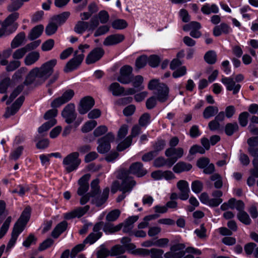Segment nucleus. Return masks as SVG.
<instances>
[{
    "instance_id": "obj_1",
    "label": "nucleus",
    "mask_w": 258,
    "mask_h": 258,
    "mask_svg": "<svg viewBox=\"0 0 258 258\" xmlns=\"http://www.w3.org/2000/svg\"><path fill=\"white\" fill-rule=\"evenodd\" d=\"M56 63V59H52L44 63L40 68H34L27 76L26 82L27 84L34 81L39 84L44 82L52 74Z\"/></svg>"
},
{
    "instance_id": "obj_2",
    "label": "nucleus",
    "mask_w": 258,
    "mask_h": 258,
    "mask_svg": "<svg viewBox=\"0 0 258 258\" xmlns=\"http://www.w3.org/2000/svg\"><path fill=\"white\" fill-rule=\"evenodd\" d=\"M30 213L31 209L30 207H26L23 211L20 217L14 225L11 238L7 245V249L12 248L15 245L19 235L23 231L29 220Z\"/></svg>"
},
{
    "instance_id": "obj_3",
    "label": "nucleus",
    "mask_w": 258,
    "mask_h": 258,
    "mask_svg": "<svg viewBox=\"0 0 258 258\" xmlns=\"http://www.w3.org/2000/svg\"><path fill=\"white\" fill-rule=\"evenodd\" d=\"M19 14L14 12L9 15L2 23L0 28V37L8 36L17 29L18 24L15 22L19 18Z\"/></svg>"
},
{
    "instance_id": "obj_4",
    "label": "nucleus",
    "mask_w": 258,
    "mask_h": 258,
    "mask_svg": "<svg viewBox=\"0 0 258 258\" xmlns=\"http://www.w3.org/2000/svg\"><path fill=\"white\" fill-rule=\"evenodd\" d=\"M148 88L154 90V94L158 101L165 102L168 98L169 88L164 83H161L158 80H152L148 84Z\"/></svg>"
},
{
    "instance_id": "obj_5",
    "label": "nucleus",
    "mask_w": 258,
    "mask_h": 258,
    "mask_svg": "<svg viewBox=\"0 0 258 258\" xmlns=\"http://www.w3.org/2000/svg\"><path fill=\"white\" fill-rule=\"evenodd\" d=\"M90 46L88 44L80 45L79 49L81 53H80L78 50L75 52V56L67 63L64 71L66 72H71L76 69L82 62L84 58L83 54L85 49H88Z\"/></svg>"
},
{
    "instance_id": "obj_6",
    "label": "nucleus",
    "mask_w": 258,
    "mask_h": 258,
    "mask_svg": "<svg viewBox=\"0 0 258 258\" xmlns=\"http://www.w3.org/2000/svg\"><path fill=\"white\" fill-rule=\"evenodd\" d=\"M222 195L223 193L221 190H215L212 194L213 198L210 199L207 193L203 192L200 195V200L202 203L210 207H217L223 202L221 198Z\"/></svg>"
},
{
    "instance_id": "obj_7",
    "label": "nucleus",
    "mask_w": 258,
    "mask_h": 258,
    "mask_svg": "<svg viewBox=\"0 0 258 258\" xmlns=\"http://www.w3.org/2000/svg\"><path fill=\"white\" fill-rule=\"evenodd\" d=\"M77 152H73L67 156L63 160L62 164L68 172L76 170L81 163Z\"/></svg>"
},
{
    "instance_id": "obj_8",
    "label": "nucleus",
    "mask_w": 258,
    "mask_h": 258,
    "mask_svg": "<svg viewBox=\"0 0 258 258\" xmlns=\"http://www.w3.org/2000/svg\"><path fill=\"white\" fill-rule=\"evenodd\" d=\"M114 140V136L111 133H108L103 138L98 140L99 145L97 151L101 154L107 152L110 149V143Z\"/></svg>"
},
{
    "instance_id": "obj_9",
    "label": "nucleus",
    "mask_w": 258,
    "mask_h": 258,
    "mask_svg": "<svg viewBox=\"0 0 258 258\" xmlns=\"http://www.w3.org/2000/svg\"><path fill=\"white\" fill-rule=\"evenodd\" d=\"M135 181L130 177L125 178L122 181L121 184L119 186V190L122 191V194L117 198V202H120L126 197L125 193L130 192L135 185Z\"/></svg>"
},
{
    "instance_id": "obj_10",
    "label": "nucleus",
    "mask_w": 258,
    "mask_h": 258,
    "mask_svg": "<svg viewBox=\"0 0 258 258\" xmlns=\"http://www.w3.org/2000/svg\"><path fill=\"white\" fill-rule=\"evenodd\" d=\"M165 155L168 159L169 167H171L178 159L181 158L184 154L183 149L182 148H169L165 151Z\"/></svg>"
},
{
    "instance_id": "obj_11",
    "label": "nucleus",
    "mask_w": 258,
    "mask_h": 258,
    "mask_svg": "<svg viewBox=\"0 0 258 258\" xmlns=\"http://www.w3.org/2000/svg\"><path fill=\"white\" fill-rule=\"evenodd\" d=\"M61 116L68 124L74 122L77 117V113L76 112L74 104L72 103L68 104L63 109L61 112Z\"/></svg>"
},
{
    "instance_id": "obj_12",
    "label": "nucleus",
    "mask_w": 258,
    "mask_h": 258,
    "mask_svg": "<svg viewBox=\"0 0 258 258\" xmlns=\"http://www.w3.org/2000/svg\"><path fill=\"white\" fill-rule=\"evenodd\" d=\"M102 228L101 222L97 223L93 227V232L91 233L84 240V243L92 244L99 239L102 235L100 231Z\"/></svg>"
},
{
    "instance_id": "obj_13",
    "label": "nucleus",
    "mask_w": 258,
    "mask_h": 258,
    "mask_svg": "<svg viewBox=\"0 0 258 258\" xmlns=\"http://www.w3.org/2000/svg\"><path fill=\"white\" fill-rule=\"evenodd\" d=\"M141 132V127L138 125H134L132 130L131 135L127 137L123 142H121L117 146V150L121 151L131 146L133 138L138 136Z\"/></svg>"
},
{
    "instance_id": "obj_14",
    "label": "nucleus",
    "mask_w": 258,
    "mask_h": 258,
    "mask_svg": "<svg viewBox=\"0 0 258 258\" xmlns=\"http://www.w3.org/2000/svg\"><path fill=\"white\" fill-rule=\"evenodd\" d=\"M133 68L128 65L122 67L120 69V74L117 81L123 84H127L131 82V74Z\"/></svg>"
},
{
    "instance_id": "obj_15",
    "label": "nucleus",
    "mask_w": 258,
    "mask_h": 258,
    "mask_svg": "<svg viewBox=\"0 0 258 258\" xmlns=\"http://www.w3.org/2000/svg\"><path fill=\"white\" fill-rule=\"evenodd\" d=\"M74 95L72 90H68L64 92L61 97L56 98L51 103L53 108H57L69 101Z\"/></svg>"
},
{
    "instance_id": "obj_16",
    "label": "nucleus",
    "mask_w": 258,
    "mask_h": 258,
    "mask_svg": "<svg viewBox=\"0 0 258 258\" xmlns=\"http://www.w3.org/2000/svg\"><path fill=\"white\" fill-rule=\"evenodd\" d=\"M201 28L200 23L196 21L191 22L189 24L185 25L183 27V29L185 31L190 30L189 34L194 38H199L202 36V33L199 31Z\"/></svg>"
},
{
    "instance_id": "obj_17",
    "label": "nucleus",
    "mask_w": 258,
    "mask_h": 258,
    "mask_svg": "<svg viewBox=\"0 0 258 258\" xmlns=\"http://www.w3.org/2000/svg\"><path fill=\"white\" fill-rule=\"evenodd\" d=\"M94 105V99L89 96L82 98L78 107L79 112L81 114L86 113Z\"/></svg>"
},
{
    "instance_id": "obj_18",
    "label": "nucleus",
    "mask_w": 258,
    "mask_h": 258,
    "mask_svg": "<svg viewBox=\"0 0 258 258\" xmlns=\"http://www.w3.org/2000/svg\"><path fill=\"white\" fill-rule=\"evenodd\" d=\"M104 51L100 47L93 49L87 55L86 62L87 64H92L99 60L103 55Z\"/></svg>"
},
{
    "instance_id": "obj_19",
    "label": "nucleus",
    "mask_w": 258,
    "mask_h": 258,
    "mask_svg": "<svg viewBox=\"0 0 258 258\" xmlns=\"http://www.w3.org/2000/svg\"><path fill=\"white\" fill-rule=\"evenodd\" d=\"M90 207L88 205L84 207H79L71 212L64 214V218L67 220L75 218H80L85 215V213L89 210Z\"/></svg>"
},
{
    "instance_id": "obj_20",
    "label": "nucleus",
    "mask_w": 258,
    "mask_h": 258,
    "mask_svg": "<svg viewBox=\"0 0 258 258\" xmlns=\"http://www.w3.org/2000/svg\"><path fill=\"white\" fill-rule=\"evenodd\" d=\"M177 187L180 192L178 198L183 201L188 199L190 192L188 183L184 180H179L177 183Z\"/></svg>"
},
{
    "instance_id": "obj_21",
    "label": "nucleus",
    "mask_w": 258,
    "mask_h": 258,
    "mask_svg": "<svg viewBox=\"0 0 258 258\" xmlns=\"http://www.w3.org/2000/svg\"><path fill=\"white\" fill-rule=\"evenodd\" d=\"M221 82L226 86L228 91H232L233 94H237L240 90L241 86L236 84L233 78L231 77H223Z\"/></svg>"
},
{
    "instance_id": "obj_22",
    "label": "nucleus",
    "mask_w": 258,
    "mask_h": 258,
    "mask_svg": "<svg viewBox=\"0 0 258 258\" xmlns=\"http://www.w3.org/2000/svg\"><path fill=\"white\" fill-rule=\"evenodd\" d=\"M24 100L23 96L19 97L15 102L12 104L11 107H8L6 109L4 116L8 118L12 115H14L20 109Z\"/></svg>"
},
{
    "instance_id": "obj_23",
    "label": "nucleus",
    "mask_w": 258,
    "mask_h": 258,
    "mask_svg": "<svg viewBox=\"0 0 258 258\" xmlns=\"http://www.w3.org/2000/svg\"><path fill=\"white\" fill-rule=\"evenodd\" d=\"M109 189L108 188H105L101 194H95V196L91 195L93 198L92 203L96 206H100L103 205L107 200L108 197Z\"/></svg>"
},
{
    "instance_id": "obj_24",
    "label": "nucleus",
    "mask_w": 258,
    "mask_h": 258,
    "mask_svg": "<svg viewBox=\"0 0 258 258\" xmlns=\"http://www.w3.org/2000/svg\"><path fill=\"white\" fill-rule=\"evenodd\" d=\"M152 177L156 180L165 179L167 180H171L175 178L174 174L170 171L157 170L151 173Z\"/></svg>"
},
{
    "instance_id": "obj_25",
    "label": "nucleus",
    "mask_w": 258,
    "mask_h": 258,
    "mask_svg": "<svg viewBox=\"0 0 258 258\" xmlns=\"http://www.w3.org/2000/svg\"><path fill=\"white\" fill-rule=\"evenodd\" d=\"M124 39V36L122 34H112L106 37L103 43L105 46H112L121 42Z\"/></svg>"
},
{
    "instance_id": "obj_26",
    "label": "nucleus",
    "mask_w": 258,
    "mask_h": 258,
    "mask_svg": "<svg viewBox=\"0 0 258 258\" xmlns=\"http://www.w3.org/2000/svg\"><path fill=\"white\" fill-rule=\"evenodd\" d=\"M184 251L180 244L174 245L170 248V251L166 252L164 256L166 258H181L184 255Z\"/></svg>"
},
{
    "instance_id": "obj_27",
    "label": "nucleus",
    "mask_w": 258,
    "mask_h": 258,
    "mask_svg": "<svg viewBox=\"0 0 258 258\" xmlns=\"http://www.w3.org/2000/svg\"><path fill=\"white\" fill-rule=\"evenodd\" d=\"M90 178L89 174L83 175L78 181L79 187L78 189L77 193L80 196L83 195L89 189L88 181Z\"/></svg>"
},
{
    "instance_id": "obj_28",
    "label": "nucleus",
    "mask_w": 258,
    "mask_h": 258,
    "mask_svg": "<svg viewBox=\"0 0 258 258\" xmlns=\"http://www.w3.org/2000/svg\"><path fill=\"white\" fill-rule=\"evenodd\" d=\"M128 172L138 177L143 176L147 173L146 170L143 168V164L141 162L132 164L130 167Z\"/></svg>"
},
{
    "instance_id": "obj_29",
    "label": "nucleus",
    "mask_w": 258,
    "mask_h": 258,
    "mask_svg": "<svg viewBox=\"0 0 258 258\" xmlns=\"http://www.w3.org/2000/svg\"><path fill=\"white\" fill-rule=\"evenodd\" d=\"M26 41V35L24 32H21L17 34L11 42L12 48L18 47Z\"/></svg>"
},
{
    "instance_id": "obj_30",
    "label": "nucleus",
    "mask_w": 258,
    "mask_h": 258,
    "mask_svg": "<svg viewBox=\"0 0 258 258\" xmlns=\"http://www.w3.org/2000/svg\"><path fill=\"white\" fill-rule=\"evenodd\" d=\"M101 223L103 224L102 222ZM122 224H119L118 225H114L112 223L107 222L104 224L102 228H103V231L106 234H112L119 231L122 228Z\"/></svg>"
},
{
    "instance_id": "obj_31",
    "label": "nucleus",
    "mask_w": 258,
    "mask_h": 258,
    "mask_svg": "<svg viewBox=\"0 0 258 258\" xmlns=\"http://www.w3.org/2000/svg\"><path fill=\"white\" fill-rule=\"evenodd\" d=\"M231 28L225 23H221L216 26L213 29V34L215 36H219L222 33L228 34L231 32Z\"/></svg>"
},
{
    "instance_id": "obj_32",
    "label": "nucleus",
    "mask_w": 258,
    "mask_h": 258,
    "mask_svg": "<svg viewBox=\"0 0 258 258\" xmlns=\"http://www.w3.org/2000/svg\"><path fill=\"white\" fill-rule=\"evenodd\" d=\"M40 54L37 51H32L28 53L24 59L26 66H31L35 63L39 58Z\"/></svg>"
},
{
    "instance_id": "obj_33",
    "label": "nucleus",
    "mask_w": 258,
    "mask_h": 258,
    "mask_svg": "<svg viewBox=\"0 0 258 258\" xmlns=\"http://www.w3.org/2000/svg\"><path fill=\"white\" fill-rule=\"evenodd\" d=\"M219 9L217 5L216 4L210 5L209 4H205L201 8V11L205 15H209L211 13L217 14L219 12Z\"/></svg>"
},
{
    "instance_id": "obj_34",
    "label": "nucleus",
    "mask_w": 258,
    "mask_h": 258,
    "mask_svg": "<svg viewBox=\"0 0 258 258\" xmlns=\"http://www.w3.org/2000/svg\"><path fill=\"white\" fill-rule=\"evenodd\" d=\"M192 166L190 164L183 162H179L175 165L173 170L175 173H180L184 171H187L191 169Z\"/></svg>"
},
{
    "instance_id": "obj_35",
    "label": "nucleus",
    "mask_w": 258,
    "mask_h": 258,
    "mask_svg": "<svg viewBox=\"0 0 258 258\" xmlns=\"http://www.w3.org/2000/svg\"><path fill=\"white\" fill-rule=\"evenodd\" d=\"M44 27L41 25H37L34 27L30 31L28 35V38L30 40H34L39 37L42 34Z\"/></svg>"
},
{
    "instance_id": "obj_36",
    "label": "nucleus",
    "mask_w": 258,
    "mask_h": 258,
    "mask_svg": "<svg viewBox=\"0 0 258 258\" xmlns=\"http://www.w3.org/2000/svg\"><path fill=\"white\" fill-rule=\"evenodd\" d=\"M89 27V23L83 21H79L76 24L74 30L79 34H82Z\"/></svg>"
},
{
    "instance_id": "obj_37",
    "label": "nucleus",
    "mask_w": 258,
    "mask_h": 258,
    "mask_svg": "<svg viewBox=\"0 0 258 258\" xmlns=\"http://www.w3.org/2000/svg\"><path fill=\"white\" fill-rule=\"evenodd\" d=\"M67 225V222L65 221L59 223L52 232V236L54 238H57L61 233L65 231Z\"/></svg>"
},
{
    "instance_id": "obj_38",
    "label": "nucleus",
    "mask_w": 258,
    "mask_h": 258,
    "mask_svg": "<svg viewBox=\"0 0 258 258\" xmlns=\"http://www.w3.org/2000/svg\"><path fill=\"white\" fill-rule=\"evenodd\" d=\"M109 89L114 96L121 95L124 92V88L116 82L112 83L110 85Z\"/></svg>"
},
{
    "instance_id": "obj_39",
    "label": "nucleus",
    "mask_w": 258,
    "mask_h": 258,
    "mask_svg": "<svg viewBox=\"0 0 258 258\" xmlns=\"http://www.w3.org/2000/svg\"><path fill=\"white\" fill-rule=\"evenodd\" d=\"M218 112L217 107L209 106L207 107L203 112V117L205 119H209L214 116Z\"/></svg>"
},
{
    "instance_id": "obj_40",
    "label": "nucleus",
    "mask_w": 258,
    "mask_h": 258,
    "mask_svg": "<svg viewBox=\"0 0 258 258\" xmlns=\"http://www.w3.org/2000/svg\"><path fill=\"white\" fill-rule=\"evenodd\" d=\"M228 206L231 209H236L240 212L244 208V203L241 201H236L234 199H231L228 201Z\"/></svg>"
},
{
    "instance_id": "obj_41",
    "label": "nucleus",
    "mask_w": 258,
    "mask_h": 258,
    "mask_svg": "<svg viewBox=\"0 0 258 258\" xmlns=\"http://www.w3.org/2000/svg\"><path fill=\"white\" fill-rule=\"evenodd\" d=\"M125 251V249L123 246L116 245L113 246L110 251L111 256H115V257L119 255H122Z\"/></svg>"
},
{
    "instance_id": "obj_42",
    "label": "nucleus",
    "mask_w": 258,
    "mask_h": 258,
    "mask_svg": "<svg viewBox=\"0 0 258 258\" xmlns=\"http://www.w3.org/2000/svg\"><path fill=\"white\" fill-rule=\"evenodd\" d=\"M158 215L156 214L150 215L145 216L143 219V221L140 223L138 225L139 229H144L148 227L149 222L152 220H154L158 217Z\"/></svg>"
},
{
    "instance_id": "obj_43",
    "label": "nucleus",
    "mask_w": 258,
    "mask_h": 258,
    "mask_svg": "<svg viewBox=\"0 0 258 258\" xmlns=\"http://www.w3.org/2000/svg\"><path fill=\"white\" fill-rule=\"evenodd\" d=\"M144 81V78L140 75L135 76L133 79H131V82L133 83V85L135 88H139V90H142L144 87L142 85Z\"/></svg>"
},
{
    "instance_id": "obj_44",
    "label": "nucleus",
    "mask_w": 258,
    "mask_h": 258,
    "mask_svg": "<svg viewBox=\"0 0 258 258\" xmlns=\"http://www.w3.org/2000/svg\"><path fill=\"white\" fill-rule=\"evenodd\" d=\"M205 61L209 64H214L217 60V55L215 51L211 50L207 52L204 56Z\"/></svg>"
},
{
    "instance_id": "obj_45",
    "label": "nucleus",
    "mask_w": 258,
    "mask_h": 258,
    "mask_svg": "<svg viewBox=\"0 0 258 258\" xmlns=\"http://www.w3.org/2000/svg\"><path fill=\"white\" fill-rule=\"evenodd\" d=\"M97 124V121L94 120L86 122L82 127L83 133H88L93 130Z\"/></svg>"
},
{
    "instance_id": "obj_46",
    "label": "nucleus",
    "mask_w": 258,
    "mask_h": 258,
    "mask_svg": "<svg viewBox=\"0 0 258 258\" xmlns=\"http://www.w3.org/2000/svg\"><path fill=\"white\" fill-rule=\"evenodd\" d=\"M238 129L237 123H229L225 126V133L228 136H231Z\"/></svg>"
},
{
    "instance_id": "obj_47",
    "label": "nucleus",
    "mask_w": 258,
    "mask_h": 258,
    "mask_svg": "<svg viewBox=\"0 0 258 258\" xmlns=\"http://www.w3.org/2000/svg\"><path fill=\"white\" fill-rule=\"evenodd\" d=\"M12 2L7 8L9 12H12L18 10L23 5V3L19 0H12Z\"/></svg>"
},
{
    "instance_id": "obj_48",
    "label": "nucleus",
    "mask_w": 258,
    "mask_h": 258,
    "mask_svg": "<svg viewBox=\"0 0 258 258\" xmlns=\"http://www.w3.org/2000/svg\"><path fill=\"white\" fill-rule=\"evenodd\" d=\"M12 221L11 217H8L5 222L3 223L0 229V239L2 238L7 232L10 223Z\"/></svg>"
},
{
    "instance_id": "obj_49",
    "label": "nucleus",
    "mask_w": 258,
    "mask_h": 258,
    "mask_svg": "<svg viewBox=\"0 0 258 258\" xmlns=\"http://www.w3.org/2000/svg\"><path fill=\"white\" fill-rule=\"evenodd\" d=\"M56 123V120H52L51 121H47L43 123L41 126L38 128V132L39 134L48 131L51 127L54 125Z\"/></svg>"
},
{
    "instance_id": "obj_50",
    "label": "nucleus",
    "mask_w": 258,
    "mask_h": 258,
    "mask_svg": "<svg viewBox=\"0 0 258 258\" xmlns=\"http://www.w3.org/2000/svg\"><path fill=\"white\" fill-rule=\"evenodd\" d=\"M56 123V120H52L51 121H47L43 123L41 126L38 128V132L39 134L48 131L51 127L54 125Z\"/></svg>"
},
{
    "instance_id": "obj_51",
    "label": "nucleus",
    "mask_w": 258,
    "mask_h": 258,
    "mask_svg": "<svg viewBox=\"0 0 258 258\" xmlns=\"http://www.w3.org/2000/svg\"><path fill=\"white\" fill-rule=\"evenodd\" d=\"M211 180L214 181V186L216 188H220L223 185L222 177L217 173L213 174L211 176Z\"/></svg>"
},
{
    "instance_id": "obj_52",
    "label": "nucleus",
    "mask_w": 258,
    "mask_h": 258,
    "mask_svg": "<svg viewBox=\"0 0 258 258\" xmlns=\"http://www.w3.org/2000/svg\"><path fill=\"white\" fill-rule=\"evenodd\" d=\"M127 26L126 22L122 19H117L112 23V26L115 29H123Z\"/></svg>"
},
{
    "instance_id": "obj_53",
    "label": "nucleus",
    "mask_w": 258,
    "mask_h": 258,
    "mask_svg": "<svg viewBox=\"0 0 258 258\" xmlns=\"http://www.w3.org/2000/svg\"><path fill=\"white\" fill-rule=\"evenodd\" d=\"M27 52L25 47H23L16 50L13 53L12 56L15 59H20L23 58Z\"/></svg>"
},
{
    "instance_id": "obj_54",
    "label": "nucleus",
    "mask_w": 258,
    "mask_h": 258,
    "mask_svg": "<svg viewBox=\"0 0 258 258\" xmlns=\"http://www.w3.org/2000/svg\"><path fill=\"white\" fill-rule=\"evenodd\" d=\"M238 219L243 223L248 225L251 222V220L249 218L248 215L244 211L240 212L237 215Z\"/></svg>"
},
{
    "instance_id": "obj_55",
    "label": "nucleus",
    "mask_w": 258,
    "mask_h": 258,
    "mask_svg": "<svg viewBox=\"0 0 258 258\" xmlns=\"http://www.w3.org/2000/svg\"><path fill=\"white\" fill-rule=\"evenodd\" d=\"M191 189L196 194L200 193L203 189V183L199 180H195L191 183Z\"/></svg>"
},
{
    "instance_id": "obj_56",
    "label": "nucleus",
    "mask_w": 258,
    "mask_h": 258,
    "mask_svg": "<svg viewBox=\"0 0 258 258\" xmlns=\"http://www.w3.org/2000/svg\"><path fill=\"white\" fill-rule=\"evenodd\" d=\"M120 212L118 210H114L108 213L107 215L106 219L108 221H115L119 216Z\"/></svg>"
},
{
    "instance_id": "obj_57",
    "label": "nucleus",
    "mask_w": 258,
    "mask_h": 258,
    "mask_svg": "<svg viewBox=\"0 0 258 258\" xmlns=\"http://www.w3.org/2000/svg\"><path fill=\"white\" fill-rule=\"evenodd\" d=\"M164 251L163 250L153 248L150 249V258H163Z\"/></svg>"
},
{
    "instance_id": "obj_58",
    "label": "nucleus",
    "mask_w": 258,
    "mask_h": 258,
    "mask_svg": "<svg viewBox=\"0 0 258 258\" xmlns=\"http://www.w3.org/2000/svg\"><path fill=\"white\" fill-rule=\"evenodd\" d=\"M54 45V41L49 39L45 41L41 45V49L43 51H47L51 50Z\"/></svg>"
},
{
    "instance_id": "obj_59",
    "label": "nucleus",
    "mask_w": 258,
    "mask_h": 258,
    "mask_svg": "<svg viewBox=\"0 0 258 258\" xmlns=\"http://www.w3.org/2000/svg\"><path fill=\"white\" fill-rule=\"evenodd\" d=\"M11 81L10 78H5L0 83V93H5L10 86Z\"/></svg>"
},
{
    "instance_id": "obj_60",
    "label": "nucleus",
    "mask_w": 258,
    "mask_h": 258,
    "mask_svg": "<svg viewBox=\"0 0 258 258\" xmlns=\"http://www.w3.org/2000/svg\"><path fill=\"white\" fill-rule=\"evenodd\" d=\"M153 164L156 167H161L166 165L169 166L168 159L166 160L163 157H158L154 160Z\"/></svg>"
},
{
    "instance_id": "obj_61",
    "label": "nucleus",
    "mask_w": 258,
    "mask_h": 258,
    "mask_svg": "<svg viewBox=\"0 0 258 258\" xmlns=\"http://www.w3.org/2000/svg\"><path fill=\"white\" fill-rule=\"evenodd\" d=\"M57 114V110L55 109H50L47 111L45 115L44 118L48 121H51L52 120H56L55 119V116Z\"/></svg>"
},
{
    "instance_id": "obj_62",
    "label": "nucleus",
    "mask_w": 258,
    "mask_h": 258,
    "mask_svg": "<svg viewBox=\"0 0 258 258\" xmlns=\"http://www.w3.org/2000/svg\"><path fill=\"white\" fill-rule=\"evenodd\" d=\"M150 122V115L146 113L143 114L139 119V124L141 126H147Z\"/></svg>"
},
{
    "instance_id": "obj_63",
    "label": "nucleus",
    "mask_w": 258,
    "mask_h": 258,
    "mask_svg": "<svg viewBox=\"0 0 258 258\" xmlns=\"http://www.w3.org/2000/svg\"><path fill=\"white\" fill-rule=\"evenodd\" d=\"M147 57L146 55H142L138 57L136 61V66L138 69H141L145 67L147 62Z\"/></svg>"
},
{
    "instance_id": "obj_64",
    "label": "nucleus",
    "mask_w": 258,
    "mask_h": 258,
    "mask_svg": "<svg viewBox=\"0 0 258 258\" xmlns=\"http://www.w3.org/2000/svg\"><path fill=\"white\" fill-rule=\"evenodd\" d=\"M249 114L247 112H243L239 114L238 120L240 124L242 126H245L248 122Z\"/></svg>"
}]
</instances>
